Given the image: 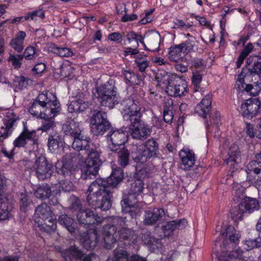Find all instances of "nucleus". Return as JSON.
Segmentation results:
<instances>
[{"label": "nucleus", "instance_id": "nucleus-1", "mask_svg": "<svg viewBox=\"0 0 261 261\" xmlns=\"http://www.w3.org/2000/svg\"><path fill=\"white\" fill-rule=\"evenodd\" d=\"M123 172L121 167L113 169L111 175L104 180L96 178L89 186L87 194V200L90 205L94 208H100L107 211L112 206V189L122 181Z\"/></svg>", "mask_w": 261, "mask_h": 261}, {"label": "nucleus", "instance_id": "nucleus-2", "mask_svg": "<svg viewBox=\"0 0 261 261\" xmlns=\"http://www.w3.org/2000/svg\"><path fill=\"white\" fill-rule=\"evenodd\" d=\"M135 97L132 96L124 102L123 118L129 127L131 136L135 139L144 141L150 135L151 129L141 120V107Z\"/></svg>", "mask_w": 261, "mask_h": 261}, {"label": "nucleus", "instance_id": "nucleus-3", "mask_svg": "<svg viewBox=\"0 0 261 261\" xmlns=\"http://www.w3.org/2000/svg\"><path fill=\"white\" fill-rule=\"evenodd\" d=\"M109 224L103 227V240L105 247L110 249L118 240L126 241L128 243H134L137 239L134 230L125 227L126 218L113 217Z\"/></svg>", "mask_w": 261, "mask_h": 261}, {"label": "nucleus", "instance_id": "nucleus-4", "mask_svg": "<svg viewBox=\"0 0 261 261\" xmlns=\"http://www.w3.org/2000/svg\"><path fill=\"white\" fill-rule=\"evenodd\" d=\"M60 105L55 94L48 91L40 93L30 108L33 116L40 118H54L60 111Z\"/></svg>", "mask_w": 261, "mask_h": 261}, {"label": "nucleus", "instance_id": "nucleus-5", "mask_svg": "<svg viewBox=\"0 0 261 261\" xmlns=\"http://www.w3.org/2000/svg\"><path fill=\"white\" fill-rule=\"evenodd\" d=\"M82 150H85L87 158L86 165L82 170L81 179L87 180L94 179L98 174L99 166L102 162L99 159V152L89 137L83 136L82 139Z\"/></svg>", "mask_w": 261, "mask_h": 261}, {"label": "nucleus", "instance_id": "nucleus-6", "mask_svg": "<svg viewBox=\"0 0 261 261\" xmlns=\"http://www.w3.org/2000/svg\"><path fill=\"white\" fill-rule=\"evenodd\" d=\"M91 131L95 136H102L111 128L106 112L95 110L90 119Z\"/></svg>", "mask_w": 261, "mask_h": 261}, {"label": "nucleus", "instance_id": "nucleus-7", "mask_svg": "<svg viewBox=\"0 0 261 261\" xmlns=\"http://www.w3.org/2000/svg\"><path fill=\"white\" fill-rule=\"evenodd\" d=\"M35 215L44 221L41 229H44L45 231L50 232L56 229V218L46 203H42L39 205L35 208Z\"/></svg>", "mask_w": 261, "mask_h": 261}, {"label": "nucleus", "instance_id": "nucleus-8", "mask_svg": "<svg viewBox=\"0 0 261 261\" xmlns=\"http://www.w3.org/2000/svg\"><path fill=\"white\" fill-rule=\"evenodd\" d=\"M159 145L153 138L148 139L144 144V148L136 154L133 153V160L137 163L143 164L149 159L157 156L159 152Z\"/></svg>", "mask_w": 261, "mask_h": 261}, {"label": "nucleus", "instance_id": "nucleus-9", "mask_svg": "<svg viewBox=\"0 0 261 261\" xmlns=\"http://www.w3.org/2000/svg\"><path fill=\"white\" fill-rule=\"evenodd\" d=\"M241 113L244 118L251 119L261 115V101L258 98H251L242 101Z\"/></svg>", "mask_w": 261, "mask_h": 261}, {"label": "nucleus", "instance_id": "nucleus-10", "mask_svg": "<svg viewBox=\"0 0 261 261\" xmlns=\"http://www.w3.org/2000/svg\"><path fill=\"white\" fill-rule=\"evenodd\" d=\"M36 175L40 180H44L51 177L54 173V167L44 156L37 158L35 163Z\"/></svg>", "mask_w": 261, "mask_h": 261}, {"label": "nucleus", "instance_id": "nucleus-11", "mask_svg": "<svg viewBox=\"0 0 261 261\" xmlns=\"http://www.w3.org/2000/svg\"><path fill=\"white\" fill-rule=\"evenodd\" d=\"M108 139L110 138L111 143L108 145L109 149L112 151H117L120 148V146L125 143L127 140V133L126 128L124 127V131L119 130H112L110 129V132L107 135Z\"/></svg>", "mask_w": 261, "mask_h": 261}, {"label": "nucleus", "instance_id": "nucleus-12", "mask_svg": "<svg viewBox=\"0 0 261 261\" xmlns=\"http://www.w3.org/2000/svg\"><path fill=\"white\" fill-rule=\"evenodd\" d=\"M187 85L185 81L180 77H175L171 80L170 84L166 88V93L173 97H181L188 92Z\"/></svg>", "mask_w": 261, "mask_h": 261}, {"label": "nucleus", "instance_id": "nucleus-13", "mask_svg": "<svg viewBox=\"0 0 261 261\" xmlns=\"http://www.w3.org/2000/svg\"><path fill=\"white\" fill-rule=\"evenodd\" d=\"M28 141L32 142V146H37L38 138L36 135V130H30L26 125H24L22 132L14 141L13 145L15 147H24Z\"/></svg>", "mask_w": 261, "mask_h": 261}, {"label": "nucleus", "instance_id": "nucleus-14", "mask_svg": "<svg viewBox=\"0 0 261 261\" xmlns=\"http://www.w3.org/2000/svg\"><path fill=\"white\" fill-rule=\"evenodd\" d=\"M76 218L79 223L84 225H93L101 223L103 218L95 214L89 209H82L76 213Z\"/></svg>", "mask_w": 261, "mask_h": 261}, {"label": "nucleus", "instance_id": "nucleus-15", "mask_svg": "<svg viewBox=\"0 0 261 261\" xmlns=\"http://www.w3.org/2000/svg\"><path fill=\"white\" fill-rule=\"evenodd\" d=\"M144 185L143 181L140 179H137L132 183L128 196L125 198H123L121 201V205H130L132 204L129 203V201L137 200V196L140 195L143 192Z\"/></svg>", "mask_w": 261, "mask_h": 261}, {"label": "nucleus", "instance_id": "nucleus-16", "mask_svg": "<svg viewBox=\"0 0 261 261\" xmlns=\"http://www.w3.org/2000/svg\"><path fill=\"white\" fill-rule=\"evenodd\" d=\"M165 215L166 212L163 208L149 207L145 211L143 223L145 225H154Z\"/></svg>", "mask_w": 261, "mask_h": 261}, {"label": "nucleus", "instance_id": "nucleus-17", "mask_svg": "<svg viewBox=\"0 0 261 261\" xmlns=\"http://www.w3.org/2000/svg\"><path fill=\"white\" fill-rule=\"evenodd\" d=\"M261 74V56H258L252 60H248L246 67L243 68L244 76H258Z\"/></svg>", "mask_w": 261, "mask_h": 261}, {"label": "nucleus", "instance_id": "nucleus-18", "mask_svg": "<svg viewBox=\"0 0 261 261\" xmlns=\"http://www.w3.org/2000/svg\"><path fill=\"white\" fill-rule=\"evenodd\" d=\"M62 130L65 135V138L68 137L72 138L81 133L79 123L70 118H68L63 124Z\"/></svg>", "mask_w": 261, "mask_h": 261}, {"label": "nucleus", "instance_id": "nucleus-19", "mask_svg": "<svg viewBox=\"0 0 261 261\" xmlns=\"http://www.w3.org/2000/svg\"><path fill=\"white\" fill-rule=\"evenodd\" d=\"M62 257L65 261H81L84 252L75 245L60 251Z\"/></svg>", "mask_w": 261, "mask_h": 261}, {"label": "nucleus", "instance_id": "nucleus-20", "mask_svg": "<svg viewBox=\"0 0 261 261\" xmlns=\"http://www.w3.org/2000/svg\"><path fill=\"white\" fill-rule=\"evenodd\" d=\"M89 106V102L85 100L84 95L80 94L74 100L70 102L68 106V111L71 113L83 112L88 108Z\"/></svg>", "mask_w": 261, "mask_h": 261}, {"label": "nucleus", "instance_id": "nucleus-21", "mask_svg": "<svg viewBox=\"0 0 261 261\" xmlns=\"http://www.w3.org/2000/svg\"><path fill=\"white\" fill-rule=\"evenodd\" d=\"M212 96L210 95L205 96L195 108V112L199 116L206 119L211 109Z\"/></svg>", "mask_w": 261, "mask_h": 261}, {"label": "nucleus", "instance_id": "nucleus-22", "mask_svg": "<svg viewBox=\"0 0 261 261\" xmlns=\"http://www.w3.org/2000/svg\"><path fill=\"white\" fill-rule=\"evenodd\" d=\"M220 235L222 237H225L223 244L221 245V247L223 248H226L227 246L228 240L227 237L229 238L230 242L233 243H238L239 241L240 235L235 229L234 227L232 226H228L224 229L223 232H221Z\"/></svg>", "mask_w": 261, "mask_h": 261}, {"label": "nucleus", "instance_id": "nucleus-23", "mask_svg": "<svg viewBox=\"0 0 261 261\" xmlns=\"http://www.w3.org/2000/svg\"><path fill=\"white\" fill-rule=\"evenodd\" d=\"M26 36L25 32L19 31L16 34L15 37L9 42V46L18 53H21L24 47V42Z\"/></svg>", "mask_w": 261, "mask_h": 261}, {"label": "nucleus", "instance_id": "nucleus-24", "mask_svg": "<svg viewBox=\"0 0 261 261\" xmlns=\"http://www.w3.org/2000/svg\"><path fill=\"white\" fill-rule=\"evenodd\" d=\"M97 99L101 106L113 108L119 102V95L112 96L111 94H97Z\"/></svg>", "mask_w": 261, "mask_h": 261}, {"label": "nucleus", "instance_id": "nucleus-25", "mask_svg": "<svg viewBox=\"0 0 261 261\" xmlns=\"http://www.w3.org/2000/svg\"><path fill=\"white\" fill-rule=\"evenodd\" d=\"M187 224L186 219L175 220L168 222L165 225L163 226V230L165 235L170 236L171 233L175 229H182Z\"/></svg>", "mask_w": 261, "mask_h": 261}, {"label": "nucleus", "instance_id": "nucleus-26", "mask_svg": "<svg viewBox=\"0 0 261 261\" xmlns=\"http://www.w3.org/2000/svg\"><path fill=\"white\" fill-rule=\"evenodd\" d=\"M58 223L66 228V229L72 234L75 233L76 224L73 218L66 214L60 215L58 219Z\"/></svg>", "mask_w": 261, "mask_h": 261}, {"label": "nucleus", "instance_id": "nucleus-27", "mask_svg": "<svg viewBox=\"0 0 261 261\" xmlns=\"http://www.w3.org/2000/svg\"><path fill=\"white\" fill-rule=\"evenodd\" d=\"M185 170H189L195 163V154L190 149L182 150L179 153Z\"/></svg>", "mask_w": 261, "mask_h": 261}, {"label": "nucleus", "instance_id": "nucleus-28", "mask_svg": "<svg viewBox=\"0 0 261 261\" xmlns=\"http://www.w3.org/2000/svg\"><path fill=\"white\" fill-rule=\"evenodd\" d=\"M175 77V76L171 75L170 73L164 70H160L156 73L155 79L159 87L166 89L171 80H173Z\"/></svg>", "mask_w": 261, "mask_h": 261}, {"label": "nucleus", "instance_id": "nucleus-29", "mask_svg": "<svg viewBox=\"0 0 261 261\" xmlns=\"http://www.w3.org/2000/svg\"><path fill=\"white\" fill-rule=\"evenodd\" d=\"M97 94H111L112 96L118 95L115 81L113 79L109 80L97 88Z\"/></svg>", "mask_w": 261, "mask_h": 261}, {"label": "nucleus", "instance_id": "nucleus-30", "mask_svg": "<svg viewBox=\"0 0 261 261\" xmlns=\"http://www.w3.org/2000/svg\"><path fill=\"white\" fill-rule=\"evenodd\" d=\"M241 208L245 211L246 213H251L255 210L259 209V204L258 201L255 198L245 197L240 203Z\"/></svg>", "mask_w": 261, "mask_h": 261}, {"label": "nucleus", "instance_id": "nucleus-31", "mask_svg": "<svg viewBox=\"0 0 261 261\" xmlns=\"http://www.w3.org/2000/svg\"><path fill=\"white\" fill-rule=\"evenodd\" d=\"M228 158L225 160L227 164L230 166L234 165V163H238L240 161V153L239 146L233 144L229 149L228 152Z\"/></svg>", "mask_w": 261, "mask_h": 261}, {"label": "nucleus", "instance_id": "nucleus-32", "mask_svg": "<svg viewBox=\"0 0 261 261\" xmlns=\"http://www.w3.org/2000/svg\"><path fill=\"white\" fill-rule=\"evenodd\" d=\"M75 167L71 162L66 161L64 162L61 168L58 171V173L63 175L65 178L72 179L74 177Z\"/></svg>", "mask_w": 261, "mask_h": 261}, {"label": "nucleus", "instance_id": "nucleus-33", "mask_svg": "<svg viewBox=\"0 0 261 261\" xmlns=\"http://www.w3.org/2000/svg\"><path fill=\"white\" fill-rule=\"evenodd\" d=\"M82 244L86 249H89L95 247L98 242L97 233L94 230L92 233L85 235L82 240Z\"/></svg>", "mask_w": 261, "mask_h": 261}, {"label": "nucleus", "instance_id": "nucleus-34", "mask_svg": "<svg viewBox=\"0 0 261 261\" xmlns=\"http://www.w3.org/2000/svg\"><path fill=\"white\" fill-rule=\"evenodd\" d=\"M62 141L63 138L60 135L57 133L50 135L48 139V147L50 151L55 152L60 145H62Z\"/></svg>", "mask_w": 261, "mask_h": 261}, {"label": "nucleus", "instance_id": "nucleus-35", "mask_svg": "<svg viewBox=\"0 0 261 261\" xmlns=\"http://www.w3.org/2000/svg\"><path fill=\"white\" fill-rule=\"evenodd\" d=\"M118 156V163L121 167L124 168L127 166L129 163V152L124 147L120 148L116 151Z\"/></svg>", "mask_w": 261, "mask_h": 261}, {"label": "nucleus", "instance_id": "nucleus-36", "mask_svg": "<svg viewBox=\"0 0 261 261\" xmlns=\"http://www.w3.org/2000/svg\"><path fill=\"white\" fill-rule=\"evenodd\" d=\"M51 190L48 185L43 184L39 186L34 192V195L37 198L46 199L51 195Z\"/></svg>", "mask_w": 261, "mask_h": 261}, {"label": "nucleus", "instance_id": "nucleus-37", "mask_svg": "<svg viewBox=\"0 0 261 261\" xmlns=\"http://www.w3.org/2000/svg\"><path fill=\"white\" fill-rule=\"evenodd\" d=\"M221 123V115L217 111L212 112L209 116V120L207 119L204 122L206 128L210 130L211 127L216 126L217 127Z\"/></svg>", "mask_w": 261, "mask_h": 261}, {"label": "nucleus", "instance_id": "nucleus-38", "mask_svg": "<svg viewBox=\"0 0 261 261\" xmlns=\"http://www.w3.org/2000/svg\"><path fill=\"white\" fill-rule=\"evenodd\" d=\"M183 53V49L179 44L171 46L169 48L168 52V58L170 61L177 62L181 58V53Z\"/></svg>", "mask_w": 261, "mask_h": 261}, {"label": "nucleus", "instance_id": "nucleus-39", "mask_svg": "<svg viewBox=\"0 0 261 261\" xmlns=\"http://www.w3.org/2000/svg\"><path fill=\"white\" fill-rule=\"evenodd\" d=\"M145 37L148 45L153 48V49L159 47L160 36L158 32L155 31L149 32L146 34Z\"/></svg>", "mask_w": 261, "mask_h": 261}, {"label": "nucleus", "instance_id": "nucleus-40", "mask_svg": "<svg viewBox=\"0 0 261 261\" xmlns=\"http://www.w3.org/2000/svg\"><path fill=\"white\" fill-rule=\"evenodd\" d=\"M198 42L195 40L194 38L189 39L179 44V46L183 49V53H189L191 51H196L198 50L197 43Z\"/></svg>", "mask_w": 261, "mask_h": 261}, {"label": "nucleus", "instance_id": "nucleus-41", "mask_svg": "<svg viewBox=\"0 0 261 261\" xmlns=\"http://www.w3.org/2000/svg\"><path fill=\"white\" fill-rule=\"evenodd\" d=\"M15 120L13 119H6L4 120V126L1 127V136H0V142H3L1 137L6 138L11 133L12 131V127Z\"/></svg>", "mask_w": 261, "mask_h": 261}, {"label": "nucleus", "instance_id": "nucleus-42", "mask_svg": "<svg viewBox=\"0 0 261 261\" xmlns=\"http://www.w3.org/2000/svg\"><path fill=\"white\" fill-rule=\"evenodd\" d=\"M154 170V166L150 164L145 165L140 170H138L137 168L136 172V177L138 179L142 180L149 176L150 173L153 172Z\"/></svg>", "mask_w": 261, "mask_h": 261}, {"label": "nucleus", "instance_id": "nucleus-43", "mask_svg": "<svg viewBox=\"0 0 261 261\" xmlns=\"http://www.w3.org/2000/svg\"><path fill=\"white\" fill-rule=\"evenodd\" d=\"M128 254L123 250H115L113 256L109 257L107 261H129Z\"/></svg>", "mask_w": 261, "mask_h": 261}, {"label": "nucleus", "instance_id": "nucleus-44", "mask_svg": "<svg viewBox=\"0 0 261 261\" xmlns=\"http://www.w3.org/2000/svg\"><path fill=\"white\" fill-rule=\"evenodd\" d=\"M19 200L20 211L25 213L28 207L32 204V201L26 192L19 194Z\"/></svg>", "mask_w": 261, "mask_h": 261}, {"label": "nucleus", "instance_id": "nucleus-45", "mask_svg": "<svg viewBox=\"0 0 261 261\" xmlns=\"http://www.w3.org/2000/svg\"><path fill=\"white\" fill-rule=\"evenodd\" d=\"M123 74L127 84L131 85L139 84L140 80L138 76L130 70H124Z\"/></svg>", "mask_w": 261, "mask_h": 261}, {"label": "nucleus", "instance_id": "nucleus-46", "mask_svg": "<svg viewBox=\"0 0 261 261\" xmlns=\"http://www.w3.org/2000/svg\"><path fill=\"white\" fill-rule=\"evenodd\" d=\"M246 171L248 174L253 172L261 178V162L256 161L250 162L247 166Z\"/></svg>", "mask_w": 261, "mask_h": 261}, {"label": "nucleus", "instance_id": "nucleus-47", "mask_svg": "<svg viewBox=\"0 0 261 261\" xmlns=\"http://www.w3.org/2000/svg\"><path fill=\"white\" fill-rule=\"evenodd\" d=\"M51 48L54 53L62 57H69L72 55V51L67 47H61L53 44Z\"/></svg>", "mask_w": 261, "mask_h": 261}, {"label": "nucleus", "instance_id": "nucleus-48", "mask_svg": "<svg viewBox=\"0 0 261 261\" xmlns=\"http://www.w3.org/2000/svg\"><path fill=\"white\" fill-rule=\"evenodd\" d=\"M173 109V102L171 101V103L169 105H165L164 106L163 110V118L164 120L166 123H170L172 122L173 118V115L172 110Z\"/></svg>", "mask_w": 261, "mask_h": 261}, {"label": "nucleus", "instance_id": "nucleus-49", "mask_svg": "<svg viewBox=\"0 0 261 261\" xmlns=\"http://www.w3.org/2000/svg\"><path fill=\"white\" fill-rule=\"evenodd\" d=\"M44 17V11L42 9H39L28 13L25 16V20H32L37 21L39 19H43Z\"/></svg>", "mask_w": 261, "mask_h": 261}, {"label": "nucleus", "instance_id": "nucleus-50", "mask_svg": "<svg viewBox=\"0 0 261 261\" xmlns=\"http://www.w3.org/2000/svg\"><path fill=\"white\" fill-rule=\"evenodd\" d=\"M69 209L72 211V212H79L82 210L81 201L79 198L75 196H71L69 199Z\"/></svg>", "mask_w": 261, "mask_h": 261}, {"label": "nucleus", "instance_id": "nucleus-51", "mask_svg": "<svg viewBox=\"0 0 261 261\" xmlns=\"http://www.w3.org/2000/svg\"><path fill=\"white\" fill-rule=\"evenodd\" d=\"M242 73L243 70H242L241 73L239 75L237 81L236 82V84L235 85L236 88L239 89L240 91H245L244 89L245 87V85L246 84L244 82L245 80L247 81V82H251L252 81V77H253L248 76L247 77L244 76L243 75H242Z\"/></svg>", "mask_w": 261, "mask_h": 261}, {"label": "nucleus", "instance_id": "nucleus-52", "mask_svg": "<svg viewBox=\"0 0 261 261\" xmlns=\"http://www.w3.org/2000/svg\"><path fill=\"white\" fill-rule=\"evenodd\" d=\"M137 202V201L133 202L132 200H130L129 201V203L132 204L130 205H122V208H124V211L127 212L132 218L136 217L140 211L139 208H136L135 206V204Z\"/></svg>", "mask_w": 261, "mask_h": 261}, {"label": "nucleus", "instance_id": "nucleus-53", "mask_svg": "<svg viewBox=\"0 0 261 261\" xmlns=\"http://www.w3.org/2000/svg\"><path fill=\"white\" fill-rule=\"evenodd\" d=\"M246 213L245 211H243L242 208H241L240 204L233 208L231 212V218L234 221H237L241 220L243 219L244 214Z\"/></svg>", "mask_w": 261, "mask_h": 261}, {"label": "nucleus", "instance_id": "nucleus-54", "mask_svg": "<svg viewBox=\"0 0 261 261\" xmlns=\"http://www.w3.org/2000/svg\"><path fill=\"white\" fill-rule=\"evenodd\" d=\"M53 118H43L44 120L42 121L41 126L38 128V130L42 132H47L50 129H53L56 126V123L53 120Z\"/></svg>", "mask_w": 261, "mask_h": 261}, {"label": "nucleus", "instance_id": "nucleus-55", "mask_svg": "<svg viewBox=\"0 0 261 261\" xmlns=\"http://www.w3.org/2000/svg\"><path fill=\"white\" fill-rule=\"evenodd\" d=\"M8 208V203L0 199V221L5 220L9 217L10 213Z\"/></svg>", "mask_w": 261, "mask_h": 261}, {"label": "nucleus", "instance_id": "nucleus-56", "mask_svg": "<svg viewBox=\"0 0 261 261\" xmlns=\"http://www.w3.org/2000/svg\"><path fill=\"white\" fill-rule=\"evenodd\" d=\"M23 59V56L21 54H10L8 58V61L10 62L12 65L16 68L20 67L21 65V61Z\"/></svg>", "mask_w": 261, "mask_h": 261}, {"label": "nucleus", "instance_id": "nucleus-57", "mask_svg": "<svg viewBox=\"0 0 261 261\" xmlns=\"http://www.w3.org/2000/svg\"><path fill=\"white\" fill-rule=\"evenodd\" d=\"M22 55L23 56V58H24L28 60H32L37 56L35 47L32 46L27 47Z\"/></svg>", "mask_w": 261, "mask_h": 261}, {"label": "nucleus", "instance_id": "nucleus-58", "mask_svg": "<svg viewBox=\"0 0 261 261\" xmlns=\"http://www.w3.org/2000/svg\"><path fill=\"white\" fill-rule=\"evenodd\" d=\"M30 79L25 78L23 76H17L14 80V85L15 87H18L20 89H22L26 88L28 85V82Z\"/></svg>", "mask_w": 261, "mask_h": 261}, {"label": "nucleus", "instance_id": "nucleus-59", "mask_svg": "<svg viewBox=\"0 0 261 261\" xmlns=\"http://www.w3.org/2000/svg\"><path fill=\"white\" fill-rule=\"evenodd\" d=\"M83 135L81 133L80 135L71 138L73 141L72 143V148L77 151L82 150V139Z\"/></svg>", "mask_w": 261, "mask_h": 261}, {"label": "nucleus", "instance_id": "nucleus-60", "mask_svg": "<svg viewBox=\"0 0 261 261\" xmlns=\"http://www.w3.org/2000/svg\"><path fill=\"white\" fill-rule=\"evenodd\" d=\"M71 179L67 178L65 180H62L59 181V184L62 190L65 192H69L73 190L74 187L72 182L70 181Z\"/></svg>", "mask_w": 261, "mask_h": 261}, {"label": "nucleus", "instance_id": "nucleus-61", "mask_svg": "<svg viewBox=\"0 0 261 261\" xmlns=\"http://www.w3.org/2000/svg\"><path fill=\"white\" fill-rule=\"evenodd\" d=\"M140 35L136 33L133 31L128 32L126 37L128 41L130 43L134 41V44L133 45L134 47H138L139 43H138V39Z\"/></svg>", "mask_w": 261, "mask_h": 261}, {"label": "nucleus", "instance_id": "nucleus-62", "mask_svg": "<svg viewBox=\"0 0 261 261\" xmlns=\"http://www.w3.org/2000/svg\"><path fill=\"white\" fill-rule=\"evenodd\" d=\"M202 80V75L199 73L194 74L192 77V84L193 85V90L194 92L198 91L200 87V83Z\"/></svg>", "mask_w": 261, "mask_h": 261}, {"label": "nucleus", "instance_id": "nucleus-63", "mask_svg": "<svg viewBox=\"0 0 261 261\" xmlns=\"http://www.w3.org/2000/svg\"><path fill=\"white\" fill-rule=\"evenodd\" d=\"M261 238H256L254 239H249L246 241V244L249 249H252L254 248H258L260 246Z\"/></svg>", "mask_w": 261, "mask_h": 261}, {"label": "nucleus", "instance_id": "nucleus-64", "mask_svg": "<svg viewBox=\"0 0 261 261\" xmlns=\"http://www.w3.org/2000/svg\"><path fill=\"white\" fill-rule=\"evenodd\" d=\"M135 63L137 64L139 70L141 72H144L149 66V62L147 60L141 61L140 59L137 58L135 60Z\"/></svg>", "mask_w": 261, "mask_h": 261}]
</instances>
